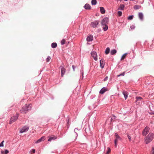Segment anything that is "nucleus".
Returning <instances> with one entry per match:
<instances>
[{
	"label": "nucleus",
	"mask_w": 154,
	"mask_h": 154,
	"mask_svg": "<svg viewBox=\"0 0 154 154\" xmlns=\"http://www.w3.org/2000/svg\"><path fill=\"white\" fill-rule=\"evenodd\" d=\"M151 154H154V146L152 147V148Z\"/></svg>",
	"instance_id": "obj_35"
},
{
	"label": "nucleus",
	"mask_w": 154,
	"mask_h": 154,
	"mask_svg": "<svg viewBox=\"0 0 154 154\" xmlns=\"http://www.w3.org/2000/svg\"><path fill=\"white\" fill-rule=\"evenodd\" d=\"M141 7V6L138 5H135L134 7V8L135 9L137 10L140 8Z\"/></svg>",
	"instance_id": "obj_24"
},
{
	"label": "nucleus",
	"mask_w": 154,
	"mask_h": 154,
	"mask_svg": "<svg viewBox=\"0 0 154 154\" xmlns=\"http://www.w3.org/2000/svg\"><path fill=\"white\" fill-rule=\"evenodd\" d=\"M108 22V19L107 18H105L102 20L101 22L102 25H106Z\"/></svg>",
	"instance_id": "obj_9"
},
{
	"label": "nucleus",
	"mask_w": 154,
	"mask_h": 154,
	"mask_svg": "<svg viewBox=\"0 0 154 154\" xmlns=\"http://www.w3.org/2000/svg\"><path fill=\"white\" fill-rule=\"evenodd\" d=\"M139 17L141 20H143V14L142 13H139L138 14Z\"/></svg>",
	"instance_id": "obj_19"
},
{
	"label": "nucleus",
	"mask_w": 154,
	"mask_h": 154,
	"mask_svg": "<svg viewBox=\"0 0 154 154\" xmlns=\"http://www.w3.org/2000/svg\"><path fill=\"white\" fill-rule=\"evenodd\" d=\"M111 152V149L109 147L107 148V151L106 152V154H109Z\"/></svg>",
	"instance_id": "obj_30"
},
{
	"label": "nucleus",
	"mask_w": 154,
	"mask_h": 154,
	"mask_svg": "<svg viewBox=\"0 0 154 154\" xmlns=\"http://www.w3.org/2000/svg\"><path fill=\"white\" fill-rule=\"evenodd\" d=\"M93 36L91 35L88 36L87 38V40L88 42H91L93 40Z\"/></svg>",
	"instance_id": "obj_11"
},
{
	"label": "nucleus",
	"mask_w": 154,
	"mask_h": 154,
	"mask_svg": "<svg viewBox=\"0 0 154 154\" xmlns=\"http://www.w3.org/2000/svg\"><path fill=\"white\" fill-rule=\"evenodd\" d=\"M113 118H111V122H112V119H115V117H115V116H113Z\"/></svg>",
	"instance_id": "obj_41"
},
{
	"label": "nucleus",
	"mask_w": 154,
	"mask_h": 154,
	"mask_svg": "<svg viewBox=\"0 0 154 154\" xmlns=\"http://www.w3.org/2000/svg\"><path fill=\"white\" fill-rule=\"evenodd\" d=\"M57 45L56 43H53L51 45V47L53 48H55L57 47Z\"/></svg>",
	"instance_id": "obj_22"
},
{
	"label": "nucleus",
	"mask_w": 154,
	"mask_h": 154,
	"mask_svg": "<svg viewBox=\"0 0 154 154\" xmlns=\"http://www.w3.org/2000/svg\"><path fill=\"white\" fill-rule=\"evenodd\" d=\"M135 28V26H131V27H130V28H131V30L134 29Z\"/></svg>",
	"instance_id": "obj_36"
},
{
	"label": "nucleus",
	"mask_w": 154,
	"mask_h": 154,
	"mask_svg": "<svg viewBox=\"0 0 154 154\" xmlns=\"http://www.w3.org/2000/svg\"><path fill=\"white\" fill-rule=\"evenodd\" d=\"M128 139H129V141H131V137L129 135H128Z\"/></svg>",
	"instance_id": "obj_39"
},
{
	"label": "nucleus",
	"mask_w": 154,
	"mask_h": 154,
	"mask_svg": "<svg viewBox=\"0 0 154 154\" xmlns=\"http://www.w3.org/2000/svg\"><path fill=\"white\" fill-rule=\"evenodd\" d=\"M9 153V151L7 149H5V153L7 154Z\"/></svg>",
	"instance_id": "obj_38"
},
{
	"label": "nucleus",
	"mask_w": 154,
	"mask_h": 154,
	"mask_svg": "<svg viewBox=\"0 0 154 154\" xmlns=\"http://www.w3.org/2000/svg\"><path fill=\"white\" fill-rule=\"evenodd\" d=\"M106 91L107 89L106 88H103L100 91V93L101 94H103Z\"/></svg>",
	"instance_id": "obj_16"
},
{
	"label": "nucleus",
	"mask_w": 154,
	"mask_h": 154,
	"mask_svg": "<svg viewBox=\"0 0 154 154\" xmlns=\"http://www.w3.org/2000/svg\"><path fill=\"white\" fill-rule=\"evenodd\" d=\"M100 10L101 12V13L102 14H103L105 13V10L104 9V8L102 7H100Z\"/></svg>",
	"instance_id": "obj_20"
},
{
	"label": "nucleus",
	"mask_w": 154,
	"mask_h": 154,
	"mask_svg": "<svg viewBox=\"0 0 154 154\" xmlns=\"http://www.w3.org/2000/svg\"><path fill=\"white\" fill-rule=\"evenodd\" d=\"M29 129V127L27 126H25L20 129V133H22L27 131Z\"/></svg>",
	"instance_id": "obj_7"
},
{
	"label": "nucleus",
	"mask_w": 154,
	"mask_h": 154,
	"mask_svg": "<svg viewBox=\"0 0 154 154\" xmlns=\"http://www.w3.org/2000/svg\"><path fill=\"white\" fill-rule=\"evenodd\" d=\"M125 74V72H124L120 74L117 75V77H119L120 76H124Z\"/></svg>",
	"instance_id": "obj_34"
},
{
	"label": "nucleus",
	"mask_w": 154,
	"mask_h": 154,
	"mask_svg": "<svg viewBox=\"0 0 154 154\" xmlns=\"http://www.w3.org/2000/svg\"><path fill=\"white\" fill-rule=\"evenodd\" d=\"M45 139V137H42L38 139L35 142V143H39L41 142V141H44Z\"/></svg>",
	"instance_id": "obj_10"
},
{
	"label": "nucleus",
	"mask_w": 154,
	"mask_h": 154,
	"mask_svg": "<svg viewBox=\"0 0 154 154\" xmlns=\"http://www.w3.org/2000/svg\"><path fill=\"white\" fill-rule=\"evenodd\" d=\"M4 142V141H3L2 142L0 143V147L3 146V142Z\"/></svg>",
	"instance_id": "obj_37"
},
{
	"label": "nucleus",
	"mask_w": 154,
	"mask_h": 154,
	"mask_svg": "<svg viewBox=\"0 0 154 154\" xmlns=\"http://www.w3.org/2000/svg\"><path fill=\"white\" fill-rule=\"evenodd\" d=\"M127 55V53H125L122 56V58H121V60H122L124 59L126 57V55Z\"/></svg>",
	"instance_id": "obj_28"
},
{
	"label": "nucleus",
	"mask_w": 154,
	"mask_h": 154,
	"mask_svg": "<svg viewBox=\"0 0 154 154\" xmlns=\"http://www.w3.org/2000/svg\"><path fill=\"white\" fill-rule=\"evenodd\" d=\"M51 59V57L50 56H48L46 59V62H49L50 60Z\"/></svg>",
	"instance_id": "obj_29"
},
{
	"label": "nucleus",
	"mask_w": 154,
	"mask_h": 154,
	"mask_svg": "<svg viewBox=\"0 0 154 154\" xmlns=\"http://www.w3.org/2000/svg\"><path fill=\"white\" fill-rule=\"evenodd\" d=\"M18 115L16 114L15 116L12 117L9 122V124H11L14 122H15L17 119L18 117Z\"/></svg>",
	"instance_id": "obj_5"
},
{
	"label": "nucleus",
	"mask_w": 154,
	"mask_h": 154,
	"mask_svg": "<svg viewBox=\"0 0 154 154\" xmlns=\"http://www.w3.org/2000/svg\"><path fill=\"white\" fill-rule=\"evenodd\" d=\"M32 151L33 153H35V149H32Z\"/></svg>",
	"instance_id": "obj_42"
},
{
	"label": "nucleus",
	"mask_w": 154,
	"mask_h": 154,
	"mask_svg": "<svg viewBox=\"0 0 154 154\" xmlns=\"http://www.w3.org/2000/svg\"><path fill=\"white\" fill-rule=\"evenodd\" d=\"M1 153L2 154H4V151H1Z\"/></svg>",
	"instance_id": "obj_43"
},
{
	"label": "nucleus",
	"mask_w": 154,
	"mask_h": 154,
	"mask_svg": "<svg viewBox=\"0 0 154 154\" xmlns=\"http://www.w3.org/2000/svg\"><path fill=\"white\" fill-rule=\"evenodd\" d=\"M116 52L117 51L115 49H113L111 50L110 53L112 55H114L116 54Z\"/></svg>",
	"instance_id": "obj_23"
},
{
	"label": "nucleus",
	"mask_w": 154,
	"mask_h": 154,
	"mask_svg": "<svg viewBox=\"0 0 154 154\" xmlns=\"http://www.w3.org/2000/svg\"><path fill=\"white\" fill-rule=\"evenodd\" d=\"M91 56L94 58V59L95 60H97V53L95 51H92L91 53Z\"/></svg>",
	"instance_id": "obj_8"
},
{
	"label": "nucleus",
	"mask_w": 154,
	"mask_h": 154,
	"mask_svg": "<svg viewBox=\"0 0 154 154\" xmlns=\"http://www.w3.org/2000/svg\"><path fill=\"white\" fill-rule=\"evenodd\" d=\"M73 67H74V66H72V67H73V69H74V68H73Z\"/></svg>",
	"instance_id": "obj_45"
},
{
	"label": "nucleus",
	"mask_w": 154,
	"mask_h": 154,
	"mask_svg": "<svg viewBox=\"0 0 154 154\" xmlns=\"http://www.w3.org/2000/svg\"><path fill=\"white\" fill-rule=\"evenodd\" d=\"M128 0H124V1H127Z\"/></svg>",
	"instance_id": "obj_44"
},
{
	"label": "nucleus",
	"mask_w": 154,
	"mask_h": 154,
	"mask_svg": "<svg viewBox=\"0 0 154 154\" xmlns=\"http://www.w3.org/2000/svg\"><path fill=\"white\" fill-rule=\"evenodd\" d=\"M103 29L104 31H106L108 28V26L106 25H103Z\"/></svg>",
	"instance_id": "obj_21"
},
{
	"label": "nucleus",
	"mask_w": 154,
	"mask_h": 154,
	"mask_svg": "<svg viewBox=\"0 0 154 154\" xmlns=\"http://www.w3.org/2000/svg\"><path fill=\"white\" fill-rule=\"evenodd\" d=\"M118 14L119 16H121L122 14V12L121 11H118Z\"/></svg>",
	"instance_id": "obj_32"
},
{
	"label": "nucleus",
	"mask_w": 154,
	"mask_h": 154,
	"mask_svg": "<svg viewBox=\"0 0 154 154\" xmlns=\"http://www.w3.org/2000/svg\"><path fill=\"white\" fill-rule=\"evenodd\" d=\"M108 76L106 77L104 79V81H106L108 79Z\"/></svg>",
	"instance_id": "obj_40"
},
{
	"label": "nucleus",
	"mask_w": 154,
	"mask_h": 154,
	"mask_svg": "<svg viewBox=\"0 0 154 154\" xmlns=\"http://www.w3.org/2000/svg\"><path fill=\"white\" fill-rule=\"evenodd\" d=\"M133 18V16H132V15L128 17V19L129 20H131Z\"/></svg>",
	"instance_id": "obj_33"
},
{
	"label": "nucleus",
	"mask_w": 154,
	"mask_h": 154,
	"mask_svg": "<svg viewBox=\"0 0 154 154\" xmlns=\"http://www.w3.org/2000/svg\"><path fill=\"white\" fill-rule=\"evenodd\" d=\"M136 98L137 99L136 102L137 103H140V102H142V98L141 97H136Z\"/></svg>",
	"instance_id": "obj_12"
},
{
	"label": "nucleus",
	"mask_w": 154,
	"mask_h": 154,
	"mask_svg": "<svg viewBox=\"0 0 154 154\" xmlns=\"http://www.w3.org/2000/svg\"><path fill=\"white\" fill-rule=\"evenodd\" d=\"M31 109V104H26L20 110V112L23 114H25L28 110H30Z\"/></svg>",
	"instance_id": "obj_1"
},
{
	"label": "nucleus",
	"mask_w": 154,
	"mask_h": 154,
	"mask_svg": "<svg viewBox=\"0 0 154 154\" xmlns=\"http://www.w3.org/2000/svg\"><path fill=\"white\" fill-rule=\"evenodd\" d=\"M65 41L64 39H62L61 41V44L62 45H63L65 44Z\"/></svg>",
	"instance_id": "obj_31"
},
{
	"label": "nucleus",
	"mask_w": 154,
	"mask_h": 154,
	"mask_svg": "<svg viewBox=\"0 0 154 154\" xmlns=\"http://www.w3.org/2000/svg\"><path fill=\"white\" fill-rule=\"evenodd\" d=\"M154 134L152 133H149L145 138V141L146 144L150 142L153 139Z\"/></svg>",
	"instance_id": "obj_2"
},
{
	"label": "nucleus",
	"mask_w": 154,
	"mask_h": 154,
	"mask_svg": "<svg viewBox=\"0 0 154 154\" xmlns=\"http://www.w3.org/2000/svg\"><path fill=\"white\" fill-rule=\"evenodd\" d=\"M49 138L48 140V141H51L52 140H54L57 139V137L55 136L53 137H48Z\"/></svg>",
	"instance_id": "obj_13"
},
{
	"label": "nucleus",
	"mask_w": 154,
	"mask_h": 154,
	"mask_svg": "<svg viewBox=\"0 0 154 154\" xmlns=\"http://www.w3.org/2000/svg\"><path fill=\"white\" fill-rule=\"evenodd\" d=\"M123 94L124 96L125 99L126 100L128 96V92L125 91H124L123 92Z\"/></svg>",
	"instance_id": "obj_17"
},
{
	"label": "nucleus",
	"mask_w": 154,
	"mask_h": 154,
	"mask_svg": "<svg viewBox=\"0 0 154 154\" xmlns=\"http://www.w3.org/2000/svg\"><path fill=\"white\" fill-rule=\"evenodd\" d=\"M149 128L146 127L143 130L142 132V135L143 136H145L149 132Z\"/></svg>",
	"instance_id": "obj_6"
},
{
	"label": "nucleus",
	"mask_w": 154,
	"mask_h": 154,
	"mask_svg": "<svg viewBox=\"0 0 154 154\" xmlns=\"http://www.w3.org/2000/svg\"><path fill=\"white\" fill-rule=\"evenodd\" d=\"M99 24V21L98 20L95 21L91 23L90 26L94 28L97 27Z\"/></svg>",
	"instance_id": "obj_4"
},
{
	"label": "nucleus",
	"mask_w": 154,
	"mask_h": 154,
	"mask_svg": "<svg viewBox=\"0 0 154 154\" xmlns=\"http://www.w3.org/2000/svg\"><path fill=\"white\" fill-rule=\"evenodd\" d=\"M109 51H110L109 48H107L105 50V54H108L109 52Z\"/></svg>",
	"instance_id": "obj_26"
},
{
	"label": "nucleus",
	"mask_w": 154,
	"mask_h": 154,
	"mask_svg": "<svg viewBox=\"0 0 154 154\" xmlns=\"http://www.w3.org/2000/svg\"><path fill=\"white\" fill-rule=\"evenodd\" d=\"M115 136L116 138L115 140V145L116 147L117 142L119 140H121V138L116 133L115 134Z\"/></svg>",
	"instance_id": "obj_3"
},
{
	"label": "nucleus",
	"mask_w": 154,
	"mask_h": 154,
	"mask_svg": "<svg viewBox=\"0 0 154 154\" xmlns=\"http://www.w3.org/2000/svg\"><path fill=\"white\" fill-rule=\"evenodd\" d=\"M91 3L92 5H95L96 4L97 1L96 0H92Z\"/></svg>",
	"instance_id": "obj_27"
},
{
	"label": "nucleus",
	"mask_w": 154,
	"mask_h": 154,
	"mask_svg": "<svg viewBox=\"0 0 154 154\" xmlns=\"http://www.w3.org/2000/svg\"><path fill=\"white\" fill-rule=\"evenodd\" d=\"M100 67L103 68L104 65V61L102 60H101L100 61Z\"/></svg>",
	"instance_id": "obj_14"
},
{
	"label": "nucleus",
	"mask_w": 154,
	"mask_h": 154,
	"mask_svg": "<svg viewBox=\"0 0 154 154\" xmlns=\"http://www.w3.org/2000/svg\"><path fill=\"white\" fill-rule=\"evenodd\" d=\"M85 8L86 9H90L91 8V6L88 4H86L85 5Z\"/></svg>",
	"instance_id": "obj_18"
},
{
	"label": "nucleus",
	"mask_w": 154,
	"mask_h": 154,
	"mask_svg": "<svg viewBox=\"0 0 154 154\" xmlns=\"http://www.w3.org/2000/svg\"><path fill=\"white\" fill-rule=\"evenodd\" d=\"M125 7V5L123 4H121L120 5L119 8V9H120L121 10H123L124 9V8Z\"/></svg>",
	"instance_id": "obj_25"
},
{
	"label": "nucleus",
	"mask_w": 154,
	"mask_h": 154,
	"mask_svg": "<svg viewBox=\"0 0 154 154\" xmlns=\"http://www.w3.org/2000/svg\"><path fill=\"white\" fill-rule=\"evenodd\" d=\"M65 72V68L63 67H62L61 68V74L62 76H63V75H64Z\"/></svg>",
	"instance_id": "obj_15"
}]
</instances>
